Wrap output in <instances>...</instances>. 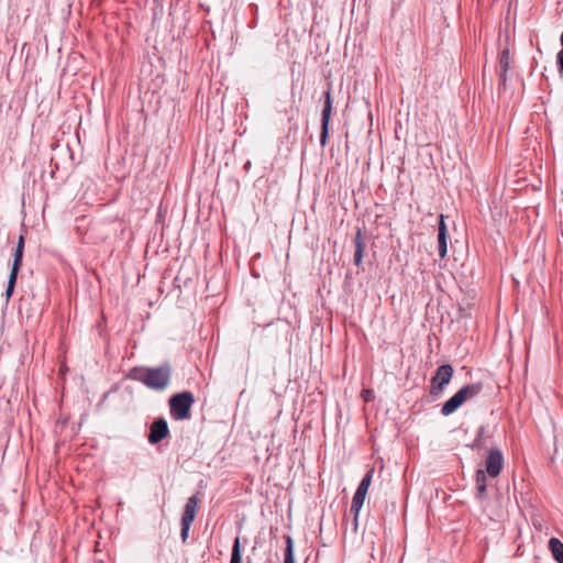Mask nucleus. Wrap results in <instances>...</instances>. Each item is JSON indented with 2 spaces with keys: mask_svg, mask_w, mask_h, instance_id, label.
Returning <instances> with one entry per match:
<instances>
[{
  "mask_svg": "<svg viewBox=\"0 0 563 563\" xmlns=\"http://www.w3.org/2000/svg\"><path fill=\"white\" fill-rule=\"evenodd\" d=\"M366 495L367 494L365 492L356 489V492H355V494H354V496L352 498V505H351L350 511H351V514L354 515L355 528L357 527L358 514H360L361 508L364 505Z\"/></svg>",
  "mask_w": 563,
  "mask_h": 563,
  "instance_id": "1a4fd4ad",
  "label": "nucleus"
},
{
  "mask_svg": "<svg viewBox=\"0 0 563 563\" xmlns=\"http://www.w3.org/2000/svg\"><path fill=\"white\" fill-rule=\"evenodd\" d=\"M286 548L284 552V563H295L294 540L289 534L284 536Z\"/></svg>",
  "mask_w": 563,
  "mask_h": 563,
  "instance_id": "4468645a",
  "label": "nucleus"
},
{
  "mask_svg": "<svg viewBox=\"0 0 563 563\" xmlns=\"http://www.w3.org/2000/svg\"><path fill=\"white\" fill-rule=\"evenodd\" d=\"M24 235L22 233L18 234V242H16V246H24Z\"/></svg>",
  "mask_w": 563,
  "mask_h": 563,
  "instance_id": "393cba45",
  "label": "nucleus"
},
{
  "mask_svg": "<svg viewBox=\"0 0 563 563\" xmlns=\"http://www.w3.org/2000/svg\"><path fill=\"white\" fill-rule=\"evenodd\" d=\"M373 474H374V468L368 470L366 472V474L364 475V477L361 479V482H360V484H358L356 489L365 492L367 494L368 488H369L371 483H372Z\"/></svg>",
  "mask_w": 563,
  "mask_h": 563,
  "instance_id": "f3484780",
  "label": "nucleus"
},
{
  "mask_svg": "<svg viewBox=\"0 0 563 563\" xmlns=\"http://www.w3.org/2000/svg\"><path fill=\"white\" fill-rule=\"evenodd\" d=\"M549 550L556 563H563V542L558 538L549 540Z\"/></svg>",
  "mask_w": 563,
  "mask_h": 563,
  "instance_id": "9b49d317",
  "label": "nucleus"
},
{
  "mask_svg": "<svg viewBox=\"0 0 563 563\" xmlns=\"http://www.w3.org/2000/svg\"><path fill=\"white\" fill-rule=\"evenodd\" d=\"M556 64H558L559 73L563 77V49H561L556 55Z\"/></svg>",
  "mask_w": 563,
  "mask_h": 563,
  "instance_id": "5701e85b",
  "label": "nucleus"
},
{
  "mask_svg": "<svg viewBox=\"0 0 563 563\" xmlns=\"http://www.w3.org/2000/svg\"><path fill=\"white\" fill-rule=\"evenodd\" d=\"M258 256H260V253H256L253 255V258L258 257Z\"/></svg>",
  "mask_w": 563,
  "mask_h": 563,
  "instance_id": "7c9ffc66",
  "label": "nucleus"
},
{
  "mask_svg": "<svg viewBox=\"0 0 563 563\" xmlns=\"http://www.w3.org/2000/svg\"><path fill=\"white\" fill-rule=\"evenodd\" d=\"M172 375L173 366L168 361H166L155 367L134 366L129 371L126 377L142 383L150 389L161 391L169 386Z\"/></svg>",
  "mask_w": 563,
  "mask_h": 563,
  "instance_id": "f257e3e1",
  "label": "nucleus"
},
{
  "mask_svg": "<svg viewBox=\"0 0 563 563\" xmlns=\"http://www.w3.org/2000/svg\"><path fill=\"white\" fill-rule=\"evenodd\" d=\"M200 501H201V499L199 497V493L192 495L191 497H189L187 499L185 507H184L183 515H181V520H180L181 526L187 527V525H190V526L192 525V522L195 521Z\"/></svg>",
  "mask_w": 563,
  "mask_h": 563,
  "instance_id": "6e6552de",
  "label": "nucleus"
},
{
  "mask_svg": "<svg viewBox=\"0 0 563 563\" xmlns=\"http://www.w3.org/2000/svg\"><path fill=\"white\" fill-rule=\"evenodd\" d=\"M250 165H251V162H247L246 165H245L246 168H250Z\"/></svg>",
  "mask_w": 563,
  "mask_h": 563,
  "instance_id": "2f4dec72",
  "label": "nucleus"
},
{
  "mask_svg": "<svg viewBox=\"0 0 563 563\" xmlns=\"http://www.w3.org/2000/svg\"><path fill=\"white\" fill-rule=\"evenodd\" d=\"M230 563H242V547L240 537H236L233 541Z\"/></svg>",
  "mask_w": 563,
  "mask_h": 563,
  "instance_id": "2eb2a0df",
  "label": "nucleus"
},
{
  "mask_svg": "<svg viewBox=\"0 0 563 563\" xmlns=\"http://www.w3.org/2000/svg\"><path fill=\"white\" fill-rule=\"evenodd\" d=\"M507 73H508V71L499 70V87H503V88H505V87H506V82H507Z\"/></svg>",
  "mask_w": 563,
  "mask_h": 563,
  "instance_id": "b1692460",
  "label": "nucleus"
},
{
  "mask_svg": "<svg viewBox=\"0 0 563 563\" xmlns=\"http://www.w3.org/2000/svg\"><path fill=\"white\" fill-rule=\"evenodd\" d=\"M438 246H448V228L443 214H440L439 219Z\"/></svg>",
  "mask_w": 563,
  "mask_h": 563,
  "instance_id": "ddd939ff",
  "label": "nucleus"
},
{
  "mask_svg": "<svg viewBox=\"0 0 563 563\" xmlns=\"http://www.w3.org/2000/svg\"><path fill=\"white\" fill-rule=\"evenodd\" d=\"M169 435L168 423L165 418H156L150 426L147 441L151 444H157Z\"/></svg>",
  "mask_w": 563,
  "mask_h": 563,
  "instance_id": "0eeeda50",
  "label": "nucleus"
},
{
  "mask_svg": "<svg viewBox=\"0 0 563 563\" xmlns=\"http://www.w3.org/2000/svg\"><path fill=\"white\" fill-rule=\"evenodd\" d=\"M363 251L364 249H355L353 262L356 266H360L362 264Z\"/></svg>",
  "mask_w": 563,
  "mask_h": 563,
  "instance_id": "412c9836",
  "label": "nucleus"
},
{
  "mask_svg": "<svg viewBox=\"0 0 563 563\" xmlns=\"http://www.w3.org/2000/svg\"><path fill=\"white\" fill-rule=\"evenodd\" d=\"M16 279H18V277L9 276L7 289L4 292L7 300H9L13 295V291H14V288L16 285Z\"/></svg>",
  "mask_w": 563,
  "mask_h": 563,
  "instance_id": "6ab92c4d",
  "label": "nucleus"
},
{
  "mask_svg": "<svg viewBox=\"0 0 563 563\" xmlns=\"http://www.w3.org/2000/svg\"><path fill=\"white\" fill-rule=\"evenodd\" d=\"M195 404V396L189 390L172 395L168 399L169 412L174 420H188L191 417V407Z\"/></svg>",
  "mask_w": 563,
  "mask_h": 563,
  "instance_id": "7ed1b4c3",
  "label": "nucleus"
},
{
  "mask_svg": "<svg viewBox=\"0 0 563 563\" xmlns=\"http://www.w3.org/2000/svg\"><path fill=\"white\" fill-rule=\"evenodd\" d=\"M484 388L483 383H472L463 386L441 407V415L448 417L455 412L467 399L478 396Z\"/></svg>",
  "mask_w": 563,
  "mask_h": 563,
  "instance_id": "f03ea898",
  "label": "nucleus"
},
{
  "mask_svg": "<svg viewBox=\"0 0 563 563\" xmlns=\"http://www.w3.org/2000/svg\"><path fill=\"white\" fill-rule=\"evenodd\" d=\"M354 242L355 246H365L367 240L363 236V232L361 229L357 230Z\"/></svg>",
  "mask_w": 563,
  "mask_h": 563,
  "instance_id": "aec40b11",
  "label": "nucleus"
},
{
  "mask_svg": "<svg viewBox=\"0 0 563 563\" xmlns=\"http://www.w3.org/2000/svg\"><path fill=\"white\" fill-rule=\"evenodd\" d=\"M161 242H162V240H161V241H158V243H161ZM153 243H157V241H156V238H155V236H154V239H153Z\"/></svg>",
  "mask_w": 563,
  "mask_h": 563,
  "instance_id": "c756f323",
  "label": "nucleus"
},
{
  "mask_svg": "<svg viewBox=\"0 0 563 563\" xmlns=\"http://www.w3.org/2000/svg\"><path fill=\"white\" fill-rule=\"evenodd\" d=\"M485 431H486V427L485 426H481L477 429L476 437H475L473 443L470 445V448L477 449V450L482 449V446H483V438H484Z\"/></svg>",
  "mask_w": 563,
  "mask_h": 563,
  "instance_id": "a211bd4d",
  "label": "nucleus"
},
{
  "mask_svg": "<svg viewBox=\"0 0 563 563\" xmlns=\"http://www.w3.org/2000/svg\"><path fill=\"white\" fill-rule=\"evenodd\" d=\"M250 165H251V162H247L246 165H245L246 168H250Z\"/></svg>",
  "mask_w": 563,
  "mask_h": 563,
  "instance_id": "473e14b6",
  "label": "nucleus"
},
{
  "mask_svg": "<svg viewBox=\"0 0 563 563\" xmlns=\"http://www.w3.org/2000/svg\"><path fill=\"white\" fill-rule=\"evenodd\" d=\"M324 103L321 112V132H320V144L321 146H325L329 137V124L332 114V97H331V85L323 93Z\"/></svg>",
  "mask_w": 563,
  "mask_h": 563,
  "instance_id": "39448f33",
  "label": "nucleus"
},
{
  "mask_svg": "<svg viewBox=\"0 0 563 563\" xmlns=\"http://www.w3.org/2000/svg\"><path fill=\"white\" fill-rule=\"evenodd\" d=\"M449 249H438L439 257L443 260L446 256Z\"/></svg>",
  "mask_w": 563,
  "mask_h": 563,
  "instance_id": "a878e982",
  "label": "nucleus"
},
{
  "mask_svg": "<svg viewBox=\"0 0 563 563\" xmlns=\"http://www.w3.org/2000/svg\"><path fill=\"white\" fill-rule=\"evenodd\" d=\"M384 224H386V222ZM384 231H386V232L389 231L387 225L384 227Z\"/></svg>",
  "mask_w": 563,
  "mask_h": 563,
  "instance_id": "cd10ccee",
  "label": "nucleus"
},
{
  "mask_svg": "<svg viewBox=\"0 0 563 563\" xmlns=\"http://www.w3.org/2000/svg\"><path fill=\"white\" fill-rule=\"evenodd\" d=\"M369 394H364V399L368 401Z\"/></svg>",
  "mask_w": 563,
  "mask_h": 563,
  "instance_id": "bb28decb",
  "label": "nucleus"
},
{
  "mask_svg": "<svg viewBox=\"0 0 563 563\" xmlns=\"http://www.w3.org/2000/svg\"><path fill=\"white\" fill-rule=\"evenodd\" d=\"M364 394H371L369 389L363 390Z\"/></svg>",
  "mask_w": 563,
  "mask_h": 563,
  "instance_id": "c85d7f7f",
  "label": "nucleus"
},
{
  "mask_svg": "<svg viewBox=\"0 0 563 563\" xmlns=\"http://www.w3.org/2000/svg\"><path fill=\"white\" fill-rule=\"evenodd\" d=\"M486 472L483 470H477L475 473V483H476V497L482 499L486 495L487 490V477Z\"/></svg>",
  "mask_w": 563,
  "mask_h": 563,
  "instance_id": "9d476101",
  "label": "nucleus"
},
{
  "mask_svg": "<svg viewBox=\"0 0 563 563\" xmlns=\"http://www.w3.org/2000/svg\"><path fill=\"white\" fill-rule=\"evenodd\" d=\"M24 249H14L13 262L9 276L18 277L19 271L22 266Z\"/></svg>",
  "mask_w": 563,
  "mask_h": 563,
  "instance_id": "f8f14e48",
  "label": "nucleus"
},
{
  "mask_svg": "<svg viewBox=\"0 0 563 563\" xmlns=\"http://www.w3.org/2000/svg\"><path fill=\"white\" fill-rule=\"evenodd\" d=\"M504 466V456L498 448H492L485 460V468L487 475L490 477H497Z\"/></svg>",
  "mask_w": 563,
  "mask_h": 563,
  "instance_id": "423d86ee",
  "label": "nucleus"
},
{
  "mask_svg": "<svg viewBox=\"0 0 563 563\" xmlns=\"http://www.w3.org/2000/svg\"><path fill=\"white\" fill-rule=\"evenodd\" d=\"M510 64H511V59H510L509 49L505 48L501 51L500 56H499V70L508 71L510 68Z\"/></svg>",
  "mask_w": 563,
  "mask_h": 563,
  "instance_id": "dca6fc26",
  "label": "nucleus"
},
{
  "mask_svg": "<svg viewBox=\"0 0 563 563\" xmlns=\"http://www.w3.org/2000/svg\"><path fill=\"white\" fill-rule=\"evenodd\" d=\"M454 374V368L451 364L440 365L434 376L431 378L430 394L433 397H439L444 391L446 385L450 384Z\"/></svg>",
  "mask_w": 563,
  "mask_h": 563,
  "instance_id": "20e7f679",
  "label": "nucleus"
},
{
  "mask_svg": "<svg viewBox=\"0 0 563 563\" xmlns=\"http://www.w3.org/2000/svg\"><path fill=\"white\" fill-rule=\"evenodd\" d=\"M154 2H155L156 4H159L161 0H154Z\"/></svg>",
  "mask_w": 563,
  "mask_h": 563,
  "instance_id": "72a5a7b5",
  "label": "nucleus"
},
{
  "mask_svg": "<svg viewBox=\"0 0 563 563\" xmlns=\"http://www.w3.org/2000/svg\"><path fill=\"white\" fill-rule=\"evenodd\" d=\"M190 527H191L190 525H187V527L181 526L180 538H181L183 543H186V541L188 539Z\"/></svg>",
  "mask_w": 563,
  "mask_h": 563,
  "instance_id": "4be33fe9",
  "label": "nucleus"
}]
</instances>
